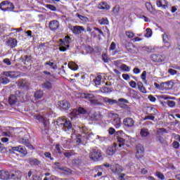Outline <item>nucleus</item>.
I'll return each mask as SVG.
<instances>
[{"label": "nucleus", "instance_id": "nucleus-1", "mask_svg": "<svg viewBox=\"0 0 180 180\" xmlns=\"http://www.w3.org/2000/svg\"><path fill=\"white\" fill-rule=\"evenodd\" d=\"M57 124L64 131H70V130L72 129V124H71V121L66 118H59L57 121Z\"/></svg>", "mask_w": 180, "mask_h": 180}, {"label": "nucleus", "instance_id": "nucleus-2", "mask_svg": "<svg viewBox=\"0 0 180 180\" xmlns=\"http://www.w3.org/2000/svg\"><path fill=\"white\" fill-rule=\"evenodd\" d=\"M108 117L112 119V124L115 127L119 129L120 126H122V121H120V117H119V115L113 112H110L108 114Z\"/></svg>", "mask_w": 180, "mask_h": 180}, {"label": "nucleus", "instance_id": "nucleus-3", "mask_svg": "<svg viewBox=\"0 0 180 180\" xmlns=\"http://www.w3.org/2000/svg\"><path fill=\"white\" fill-rule=\"evenodd\" d=\"M89 157L93 161H98L102 157V153L101 150L93 149L89 153Z\"/></svg>", "mask_w": 180, "mask_h": 180}, {"label": "nucleus", "instance_id": "nucleus-4", "mask_svg": "<svg viewBox=\"0 0 180 180\" xmlns=\"http://www.w3.org/2000/svg\"><path fill=\"white\" fill-rule=\"evenodd\" d=\"M110 169L113 174L119 175V174H122L123 169L119 164L112 163L110 165Z\"/></svg>", "mask_w": 180, "mask_h": 180}, {"label": "nucleus", "instance_id": "nucleus-5", "mask_svg": "<svg viewBox=\"0 0 180 180\" xmlns=\"http://www.w3.org/2000/svg\"><path fill=\"white\" fill-rule=\"evenodd\" d=\"M165 58H167L165 55H160V54L151 55V60L155 63H162V61H165Z\"/></svg>", "mask_w": 180, "mask_h": 180}, {"label": "nucleus", "instance_id": "nucleus-6", "mask_svg": "<svg viewBox=\"0 0 180 180\" xmlns=\"http://www.w3.org/2000/svg\"><path fill=\"white\" fill-rule=\"evenodd\" d=\"M10 151H18V153H20L24 156L27 155V150H26V148L22 146L12 147Z\"/></svg>", "mask_w": 180, "mask_h": 180}, {"label": "nucleus", "instance_id": "nucleus-7", "mask_svg": "<svg viewBox=\"0 0 180 180\" xmlns=\"http://www.w3.org/2000/svg\"><path fill=\"white\" fill-rule=\"evenodd\" d=\"M143 153H144V147H143V146H141V144H138L136 146V158H138V160L139 158H142Z\"/></svg>", "mask_w": 180, "mask_h": 180}, {"label": "nucleus", "instance_id": "nucleus-8", "mask_svg": "<svg viewBox=\"0 0 180 180\" xmlns=\"http://www.w3.org/2000/svg\"><path fill=\"white\" fill-rule=\"evenodd\" d=\"M2 75H5V77H9V78H18V77H19V72L6 71L4 72Z\"/></svg>", "mask_w": 180, "mask_h": 180}, {"label": "nucleus", "instance_id": "nucleus-9", "mask_svg": "<svg viewBox=\"0 0 180 180\" xmlns=\"http://www.w3.org/2000/svg\"><path fill=\"white\" fill-rule=\"evenodd\" d=\"M58 105L60 108H62V109H65V110H68V109L71 108V104L67 101H59Z\"/></svg>", "mask_w": 180, "mask_h": 180}, {"label": "nucleus", "instance_id": "nucleus-10", "mask_svg": "<svg viewBox=\"0 0 180 180\" xmlns=\"http://www.w3.org/2000/svg\"><path fill=\"white\" fill-rule=\"evenodd\" d=\"M123 123L126 127H133L134 126V120L133 118L127 117L123 120Z\"/></svg>", "mask_w": 180, "mask_h": 180}, {"label": "nucleus", "instance_id": "nucleus-11", "mask_svg": "<svg viewBox=\"0 0 180 180\" xmlns=\"http://www.w3.org/2000/svg\"><path fill=\"white\" fill-rule=\"evenodd\" d=\"M162 130V129H160L157 131L158 135L156 136V141H159V143H160V144L164 145V144H165L166 141H165V139H164V137H162V134H160Z\"/></svg>", "mask_w": 180, "mask_h": 180}, {"label": "nucleus", "instance_id": "nucleus-12", "mask_svg": "<svg viewBox=\"0 0 180 180\" xmlns=\"http://www.w3.org/2000/svg\"><path fill=\"white\" fill-rule=\"evenodd\" d=\"M30 85V84L25 79H20L18 84L19 88H24L25 89H27Z\"/></svg>", "mask_w": 180, "mask_h": 180}, {"label": "nucleus", "instance_id": "nucleus-13", "mask_svg": "<svg viewBox=\"0 0 180 180\" xmlns=\"http://www.w3.org/2000/svg\"><path fill=\"white\" fill-rule=\"evenodd\" d=\"M6 46L11 47V49H13V47H16V46H18V41L16 40V39L9 38L6 41Z\"/></svg>", "mask_w": 180, "mask_h": 180}, {"label": "nucleus", "instance_id": "nucleus-14", "mask_svg": "<svg viewBox=\"0 0 180 180\" xmlns=\"http://www.w3.org/2000/svg\"><path fill=\"white\" fill-rule=\"evenodd\" d=\"M58 27H60V23L56 20H53L49 22V29L51 30H57Z\"/></svg>", "mask_w": 180, "mask_h": 180}, {"label": "nucleus", "instance_id": "nucleus-15", "mask_svg": "<svg viewBox=\"0 0 180 180\" xmlns=\"http://www.w3.org/2000/svg\"><path fill=\"white\" fill-rule=\"evenodd\" d=\"M35 119L37 120H39V122H40V123H42V124L44 125V127H45V128L48 127V126H49V121H47L43 117H41V115H37V116H36Z\"/></svg>", "mask_w": 180, "mask_h": 180}, {"label": "nucleus", "instance_id": "nucleus-16", "mask_svg": "<svg viewBox=\"0 0 180 180\" xmlns=\"http://www.w3.org/2000/svg\"><path fill=\"white\" fill-rule=\"evenodd\" d=\"M116 143H113V145L108 147L107 150V154H108V155H113L116 153Z\"/></svg>", "mask_w": 180, "mask_h": 180}, {"label": "nucleus", "instance_id": "nucleus-17", "mask_svg": "<svg viewBox=\"0 0 180 180\" xmlns=\"http://www.w3.org/2000/svg\"><path fill=\"white\" fill-rule=\"evenodd\" d=\"M21 60L25 65H29V64H32V56H24L21 57Z\"/></svg>", "mask_w": 180, "mask_h": 180}, {"label": "nucleus", "instance_id": "nucleus-18", "mask_svg": "<svg viewBox=\"0 0 180 180\" xmlns=\"http://www.w3.org/2000/svg\"><path fill=\"white\" fill-rule=\"evenodd\" d=\"M0 179H9V172L5 170H0Z\"/></svg>", "mask_w": 180, "mask_h": 180}, {"label": "nucleus", "instance_id": "nucleus-19", "mask_svg": "<svg viewBox=\"0 0 180 180\" xmlns=\"http://www.w3.org/2000/svg\"><path fill=\"white\" fill-rule=\"evenodd\" d=\"M103 101L104 103H107L108 105H115L117 103V101L116 100H113L107 97L103 98Z\"/></svg>", "mask_w": 180, "mask_h": 180}, {"label": "nucleus", "instance_id": "nucleus-20", "mask_svg": "<svg viewBox=\"0 0 180 180\" xmlns=\"http://www.w3.org/2000/svg\"><path fill=\"white\" fill-rule=\"evenodd\" d=\"M84 30H85L81 26L76 25L73 27V32L76 34H81V33H82V32H84Z\"/></svg>", "mask_w": 180, "mask_h": 180}, {"label": "nucleus", "instance_id": "nucleus-21", "mask_svg": "<svg viewBox=\"0 0 180 180\" xmlns=\"http://www.w3.org/2000/svg\"><path fill=\"white\" fill-rule=\"evenodd\" d=\"M137 86L138 89L142 93V94H147V90L146 89V87H144V85L143 84V82H137Z\"/></svg>", "mask_w": 180, "mask_h": 180}, {"label": "nucleus", "instance_id": "nucleus-22", "mask_svg": "<svg viewBox=\"0 0 180 180\" xmlns=\"http://www.w3.org/2000/svg\"><path fill=\"white\" fill-rule=\"evenodd\" d=\"M63 155L66 158H71V157H72V155H75V151H74V150H65L63 153Z\"/></svg>", "mask_w": 180, "mask_h": 180}, {"label": "nucleus", "instance_id": "nucleus-23", "mask_svg": "<svg viewBox=\"0 0 180 180\" xmlns=\"http://www.w3.org/2000/svg\"><path fill=\"white\" fill-rule=\"evenodd\" d=\"M28 161L30 164V165H40V164H41V162H40V160L36 159V158H29Z\"/></svg>", "mask_w": 180, "mask_h": 180}, {"label": "nucleus", "instance_id": "nucleus-24", "mask_svg": "<svg viewBox=\"0 0 180 180\" xmlns=\"http://www.w3.org/2000/svg\"><path fill=\"white\" fill-rule=\"evenodd\" d=\"M18 102V97L13 94L11 95L8 98V103L11 105H15Z\"/></svg>", "mask_w": 180, "mask_h": 180}, {"label": "nucleus", "instance_id": "nucleus-25", "mask_svg": "<svg viewBox=\"0 0 180 180\" xmlns=\"http://www.w3.org/2000/svg\"><path fill=\"white\" fill-rule=\"evenodd\" d=\"M82 98H84V99H89V102H91V101L94 100V98H95V96L92 94H82Z\"/></svg>", "mask_w": 180, "mask_h": 180}, {"label": "nucleus", "instance_id": "nucleus-26", "mask_svg": "<svg viewBox=\"0 0 180 180\" xmlns=\"http://www.w3.org/2000/svg\"><path fill=\"white\" fill-rule=\"evenodd\" d=\"M10 82H11V80L8 77H6V76L4 75L0 77V84H2L3 85H6Z\"/></svg>", "mask_w": 180, "mask_h": 180}, {"label": "nucleus", "instance_id": "nucleus-27", "mask_svg": "<svg viewBox=\"0 0 180 180\" xmlns=\"http://www.w3.org/2000/svg\"><path fill=\"white\" fill-rule=\"evenodd\" d=\"M0 9H1V11H4V12L8 11V1H2L0 4Z\"/></svg>", "mask_w": 180, "mask_h": 180}, {"label": "nucleus", "instance_id": "nucleus-28", "mask_svg": "<svg viewBox=\"0 0 180 180\" xmlns=\"http://www.w3.org/2000/svg\"><path fill=\"white\" fill-rule=\"evenodd\" d=\"M101 92H103V94H109V92H112L113 91V89L108 87V86H103L100 89Z\"/></svg>", "mask_w": 180, "mask_h": 180}, {"label": "nucleus", "instance_id": "nucleus-29", "mask_svg": "<svg viewBox=\"0 0 180 180\" xmlns=\"http://www.w3.org/2000/svg\"><path fill=\"white\" fill-rule=\"evenodd\" d=\"M42 88L44 89H51V88H53V86L51 85V82H50L49 81H46L42 84Z\"/></svg>", "mask_w": 180, "mask_h": 180}, {"label": "nucleus", "instance_id": "nucleus-30", "mask_svg": "<svg viewBox=\"0 0 180 180\" xmlns=\"http://www.w3.org/2000/svg\"><path fill=\"white\" fill-rule=\"evenodd\" d=\"M68 67L70 70H72L73 71H77L78 70V65L74 62H70L68 64Z\"/></svg>", "mask_w": 180, "mask_h": 180}, {"label": "nucleus", "instance_id": "nucleus-31", "mask_svg": "<svg viewBox=\"0 0 180 180\" xmlns=\"http://www.w3.org/2000/svg\"><path fill=\"white\" fill-rule=\"evenodd\" d=\"M140 135L141 137H147L150 136V132H148V129L143 128L141 130Z\"/></svg>", "mask_w": 180, "mask_h": 180}, {"label": "nucleus", "instance_id": "nucleus-32", "mask_svg": "<svg viewBox=\"0 0 180 180\" xmlns=\"http://www.w3.org/2000/svg\"><path fill=\"white\" fill-rule=\"evenodd\" d=\"M19 174L16 172H12L9 173V179H18L19 178Z\"/></svg>", "mask_w": 180, "mask_h": 180}, {"label": "nucleus", "instance_id": "nucleus-33", "mask_svg": "<svg viewBox=\"0 0 180 180\" xmlns=\"http://www.w3.org/2000/svg\"><path fill=\"white\" fill-rule=\"evenodd\" d=\"M90 103L94 105V106H102L103 105L102 103H101L98 99L90 100Z\"/></svg>", "mask_w": 180, "mask_h": 180}, {"label": "nucleus", "instance_id": "nucleus-34", "mask_svg": "<svg viewBox=\"0 0 180 180\" xmlns=\"http://www.w3.org/2000/svg\"><path fill=\"white\" fill-rule=\"evenodd\" d=\"M7 12H12V11H13V9H15V6L7 1Z\"/></svg>", "mask_w": 180, "mask_h": 180}, {"label": "nucleus", "instance_id": "nucleus-35", "mask_svg": "<svg viewBox=\"0 0 180 180\" xmlns=\"http://www.w3.org/2000/svg\"><path fill=\"white\" fill-rule=\"evenodd\" d=\"M102 82V76L98 75L94 79V82L96 84V85H99L101 82Z\"/></svg>", "mask_w": 180, "mask_h": 180}, {"label": "nucleus", "instance_id": "nucleus-36", "mask_svg": "<svg viewBox=\"0 0 180 180\" xmlns=\"http://www.w3.org/2000/svg\"><path fill=\"white\" fill-rule=\"evenodd\" d=\"M34 96L37 99H40V98L43 97V91H41V90L37 91L34 94Z\"/></svg>", "mask_w": 180, "mask_h": 180}, {"label": "nucleus", "instance_id": "nucleus-37", "mask_svg": "<svg viewBox=\"0 0 180 180\" xmlns=\"http://www.w3.org/2000/svg\"><path fill=\"white\" fill-rule=\"evenodd\" d=\"M117 141L119 143V147H122V146H124V143H126V140H124V139L120 136L117 137Z\"/></svg>", "mask_w": 180, "mask_h": 180}, {"label": "nucleus", "instance_id": "nucleus-38", "mask_svg": "<svg viewBox=\"0 0 180 180\" xmlns=\"http://www.w3.org/2000/svg\"><path fill=\"white\" fill-rule=\"evenodd\" d=\"M120 68L123 71H127V72H130V67L127 66L126 64L121 65Z\"/></svg>", "mask_w": 180, "mask_h": 180}, {"label": "nucleus", "instance_id": "nucleus-39", "mask_svg": "<svg viewBox=\"0 0 180 180\" xmlns=\"http://www.w3.org/2000/svg\"><path fill=\"white\" fill-rule=\"evenodd\" d=\"M145 37H151L153 36V31L150 28H147L146 30Z\"/></svg>", "mask_w": 180, "mask_h": 180}, {"label": "nucleus", "instance_id": "nucleus-40", "mask_svg": "<svg viewBox=\"0 0 180 180\" xmlns=\"http://www.w3.org/2000/svg\"><path fill=\"white\" fill-rule=\"evenodd\" d=\"M99 9H108V4L106 2H101L98 6Z\"/></svg>", "mask_w": 180, "mask_h": 180}, {"label": "nucleus", "instance_id": "nucleus-41", "mask_svg": "<svg viewBox=\"0 0 180 180\" xmlns=\"http://www.w3.org/2000/svg\"><path fill=\"white\" fill-rule=\"evenodd\" d=\"M146 9L148 11V12H150V13H153V6L151 5L150 3L146 2Z\"/></svg>", "mask_w": 180, "mask_h": 180}, {"label": "nucleus", "instance_id": "nucleus-42", "mask_svg": "<svg viewBox=\"0 0 180 180\" xmlns=\"http://www.w3.org/2000/svg\"><path fill=\"white\" fill-rule=\"evenodd\" d=\"M120 11V6L117 5L113 8L112 12L115 14V15H119V12Z\"/></svg>", "mask_w": 180, "mask_h": 180}, {"label": "nucleus", "instance_id": "nucleus-43", "mask_svg": "<svg viewBox=\"0 0 180 180\" xmlns=\"http://www.w3.org/2000/svg\"><path fill=\"white\" fill-rule=\"evenodd\" d=\"M48 9H50V11H53V12H56L57 11V7L54 6L53 5L51 4H46L45 6Z\"/></svg>", "mask_w": 180, "mask_h": 180}, {"label": "nucleus", "instance_id": "nucleus-44", "mask_svg": "<svg viewBox=\"0 0 180 180\" xmlns=\"http://www.w3.org/2000/svg\"><path fill=\"white\" fill-rule=\"evenodd\" d=\"M22 144L28 147V148H32L33 147L30 143H29V140L22 139Z\"/></svg>", "mask_w": 180, "mask_h": 180}, {"label": "nucleus", "instance_id": "nucleus-45", "mask_svg": "<svg viewBox=\"0 0 180 180\" xmlns=\"http://www.w3.org/2000/svg\"><path fill=\"white\" fill-rule=\"evenodd\" d=\"M45 65H49L50 67H52L53 70L57 69V65H54V63L48 61L45 63Z\"/></svg>", "mask_w": 180, "mask_h": 180}, {"label": "nucleus", "instance_id": "nucleus-46", "mask_svg": "<svg viewBox=\"0 0 180 180\" xmlns=\"http://www.w3.org/2000/svg\"><path fill=\"white\" fill-rule=\"evenodd\" d=\"M79 115H85L86 114V110L82 107H79L78 109Z\"/></svg>", "mask_w": 180, "mask_h": 180}, {"label": "nucleus", "instance_id": "nucleus-47", "mask_svg": "<svg viewBox=\"0 0 180 180\" xmlns=\"http://www.w3.org/2000/svg\"><path fill=\"white\" fill-rule=\"evenodd\" d=\"M156 176H158V178H159V179H162V180L165 179V176L160 172H156Z\"/></svg>", "mask_w": 180, "mask_h": 180}, {"label": "nucleus", "instance_id": "nucleus-48", "mask_svg": "<svg viewBox=\"0 0 180 180\" xmlns=\"http://www.w3.org/2000/svg\"><path fill=\"white\" fill-rule=\"evenodd\" d=\"M125 34H126V36H127V37H129V39H131V38L134 37V32H133L126 31Z\"/></svg>", "mask_w": 180, "mask_h": 180}, {"label": "nucleus", "instance_id": "nucleus-49", "mask_svg": "<svg viewBox=\"0 0 180 180\" xmlns=\"http://www.w3.org/2000/svg\"><path fill=\"white\" fill-rule=\"evenodd\" d=\"M59 41L60 42V47H67V49H68L70 47V45H68V44L63 41V39H60Z\"/></svg>", "mask_w": 180, "mask_h": 180}, {"label": "nucleus", "instance_id": "nucleus-50", "mask_svg": "<svg viewBox=\"0 0 180 180\" xmlns=\"http://www.w3.org/2000/svg\"><path fill=\"white\" fill-rule=\"evenodd\" d=\"M101 25H109V20L108 19L103 18L100 20Z\"/></svg>", "mask_w": 180, "mask_h": 180}, {"label": "nucleus", "instance_id": "nucleus-51", "mask_svg": "<svg viewBox=\"0 0 180 180\" xmlns=\"http://www.w3.org/2000/svg\"><path fill=\"white\" fill-rule=\"evenodd\" d=\"M55 148L58 154H63V151H61V147H60V144H56Z\"/></svg>", "mask_w": 180, "mask_h": 180}, {"label": "nucleus", "instance_id": "nucleus-52", "mask_svg": "<svg viewBox=\"0 0 180 180\" xmlns=\"http://www.w3.org/2000/svg\"><path fill=\"white\" fill-rule=\"evenodd\" d=\"M129 86H131V88H136L137 86V83H136V82L131 80V82H129Z\"/></svg>", "mask_w": 180, "mask_h": 180}, {"label": "nucleus", "instance_id": "nucleus-53", "mask_svg": "<svg viewBox=\"0 0 180 180\" xmlns=\"http://www.w3.org/2000/svg\"><path fill=\"white\" fill-rule=\"evenodd\" d=\"M3 63H4V64H6V65H11L12 64V62H11V60H9V58L4 59Z\"/></svg>", "mask_w": 180, "mask_h": 180}, {"label": "nucleus", "instance_id": "nucleus-54", "mask_svg": "<svg viewBox=\"0 0 180 180\" xmlns=\"http://www.w3.org/2000/svg\"><path fill=\"white\" fill-rule=\"evenodd\" d=\"M155 119V117L152 115H147L144 117V120H154Z\"/></svg>", "mask_w": 180, "mask_h": 180}, {"label": "nucleus", "instance_id": "nucleus-55", "mask_svg": "<svg viewBox=\"0 0 180 180\" xmlns=\"http://www.w3.org/2000/svg\"><path fill=\"white\" fill-rule=\"evenodd\" d=\"M167 105L169 108H174V106H175V102L173 101H167Z\"/></svg>", "mask_w": 180, "mask_h": 180}, {"label": "nucleus", "instance_id": "nucleus-56", "mask_svg": "<svg viewBox=\"0 0 180 180\" xmlns=\"http://www.w3.org/2000/svg\"><path fill=\"white\" fill-rule=\"evenodd\" d=\"M44 155H45V157H46V158H50V160H54V158H51V153H50V152H46V153H44Z\"/></svg>", "mask_w": 180, "mask_h": 180}, {"label": "nucleus", "instance_id": "nucleus-57", "mask_svg": "<svg viewBox=\"0 0 180 180\" xmlns=\"http://www.w3.org/2000/svg\"><path fill=\"white\" fill-rule=\"evenodd\" d=\"M148 98L149 101H150V102H155L157 101V98H155V97H154L153 95H149Z\"/></svg>", "mask_w": 180, "mask_h": 180}, {"label": "nucleus", "instance_id": "nucleus-58", "mask_svg": "<svg viewBox=\"0 0 180 180\" xmlns=\"http://www.w3.org/2000/svg\"><path fill=\"white\" fill-rule=\"evenodd\" d=\"M162 39H163V41L165 43H168L169 38H168V35H167V34H162Z\"/></svg>", "mask_w": 180, "mask_h": 180}, {"label": "nucleus", "instance_id": "nucleus-59", "mask_svg": "<svg viewBox=\"0 0 180 180\" xmlns=\"http://www.w3.org/2000/svg\"><path fill=\"white\" fill-rule=\"evenodd\" d=\"M168 72L170 75H175L176 74V70L174 69H169Z\"/></svg>", "mask_w": 180, "mask_h": 180}, {"label": "nucleus", "instance_id": "nucleus-60", "mask_svg": "<svg viewBox=\"0 0 180 180\" xmlns=\"http://www.w3.org/2000/svg\"><path fill=\"white\" fill-rule=\"evenodd\" d=\"M173 148H179V142L176 141H174L173 142Z\"/></svg>", "mask_w": 180, "mask_h": 180}, {"label": "nucleus", "instance_id": "nucleus-61", "mask_svg": "<svg viewBox=\"0 0 180 180\" xmlns=\"http://www.w3.org/2000/svg\"><path fill=\"white\" fill-rule=\"evenodd\" d=\"M124 176H125V174H123V173H120L119 174H118V178H117V179H119V180H126V179H124Z\"/></svg>", "mask_w": 180, "mask_h": 180}, {"label": "nucleus", "instance_id": "nucleus-62", "mask_svg": "<svg viewBox=\"0 0 180 180\" xmlns=\"http://www.w3.org/2000/svg\"><path fill=\"white\" fill-rule=\"evenodd\" d=\"M72 116H77V115H79V112H78V110H73L71 112Z\"/></svg>", "mask_w": 180, "mask_h": 180}, {"label": "nucleus", "instance_id": "nucleus-63", "mask_svg": "<svg viewBox=\"0 0 180 180\" xmlns=\"http://www.w3.org/2000/svg\"><path fill=\"white\" fill-rule=\"evenodd\" d=\"M122 78H124L125 81H129V79H130V75H129V74H123Z\"/></svg>", "mask_w": 180, "mask_h": 180}, {"label": "nucleus", "instance_id": "nucleus-64", "mask_svg": "<svg viewBox=\"0 0 180 180\" xmlns=\"http://www.w3.org/2000/svg\"><path fill=\"white\" fill-rule=\"evenodd\" d=\"M116 49V44L115 42H112L110 46V50H115Z\"/></svg>", "mask_w": 180, "mask_h": 180}]
</instances>
